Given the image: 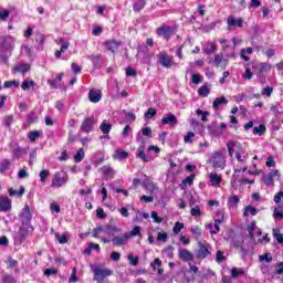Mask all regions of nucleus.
Masks as SVG:
<instances>
[{
	"mask_svg": "<svg viewBox=\"0 0 283 283\" xmlns=\"http://www.w3.org/2000/svg\"><path fill=\"white\" fill-rule=\"evenodd\" d=\"M140 231H142V227H134L132 231H128V233H124L122 238H114L113 245L125 247V244H128L130 238H136L137 235H140Z\"/></svg>",
	"mask_w": 283,
	"mask_h": 283,
	"instance_id": "f257e3e1",
	"label": "nucleus"
},
{
	"mask_svg": "<svg viewBox=\"0 0 283 283\" xmlns=\"http://www.w3.org/2000/svg\"><path fill=\"white\" fill-rule=\"evenodd\" d=\"M224 151L226 149L213 151L210 158V163L212 164V167H214L216 169L218 168L224 169L227 165V159L224 158Z\"/></svg>",
	"mask_w": 283,
	"mask_h": 283,
	"instance_id": "f03ea898",
	"label": "nucleus"
},
{
	"mask_svg": "<svg viewBox=\"0 0 283 283\" xmlns=\"http://www.w3.org/2000/svg\"><path fill=\"white\" fill-rule=\"evenodd\" d=\"M93 272L94 280L97 281V283H103L106 276H112V274H114L113 270L109 268H94Z\"/></svg>",
	"mask_w": 283,
	"mask_h": 283,
	"instance_id": "7ed1b4c3",
	"label": "nucleus"
},
{
	"mask_svg": "<svg viewBox=\"0 0 283 283\" xmlns=\"http://www.w3.org/2000/svg\"><path fill=\"white\" fill-rule=\"evenodd\" d=\"M67 180V174H64L63 171H56L53 176L51 187H63V185H66Z\"/></svg>",
	"mask_w": 283,
	"mask_h": 283,
	"instance_id": "20e7f679",
	"label": "nucleus"
},
{
	"mask_svg": "<svg viewBox=\"0 0 283 283\" xmlns=\"http://www.w3.org/2000/svg\"><path fill=\"white\" fill-rule=\"evenodd\" d=\"M211 254L209 245L203 243V241H198V249L196 250L197 259H207Z\"/></svg>",
	"mask_w": 283,
	"mask_h": 283,
	"instance_id": "39448f33",
	"label": "nucleus"
},
{
	"mask_svg": "<svg viewBox=\"0 0 283 283\" xmlns=\"http://www.w3.org/2000/svg\"><path fill=\"white\" fill-rule=\"evenodd\" d=\"M14 42L15 40L12 35L2 36V49H4V51H8L9 55H11V52L13 51Z\"/></svg>",
	"mask_w": 283,
	"mask_h": 283,
	"instance_id": "423d86ee",
	"label": "nucleus"
},
{
	"mask_svg": "<svg viewBox=\"0 0 283 283\" xmlns=\"http://www.w3.org/2000/svg\"><path fill=\"white\" fill-rule=\"evenodd\" d=\"M216 66H221V69H227L229 64V57H224L223 53H217L212 62Z\"/></svg>",
	"mask_w": 283,
	"mask_h": 283,
	"instance_id": "0eeeda50",
	"label": "nucleus"
},
{
	"mask_svg": "<svg viewBox=\"0 0 283 283\" xmlns=\"http://www.w3.org/2000/svg\"><path fill=\"white\" fill-rule=\"evenodd\" d=\"M20 220L22 224H30V222H32V213L30 211L29 205H25L24 209L21 211Z\"/></svg>",
	"mask_w": 283,
	"mask_h": 283,
	"instance_id": "6e6552de",
	"label": "nucleus"
},
{
	"mask_svg": "<svg viewBox=\"0 0 283 283\" xmlns=\"http://www.w3.org/2000/svg\"><path fill=\"white\" fill-rule=\"evenodd\" d=\"M158 62L161 64V66H165L166 69H169L172 66V57L168 53H159L158 55Z\"/></svg>",
	"mask_w": 283,
	"mask_h": 283,
	"instance_id": "1a4fd4ad",
	"label": "nucleus"
},
{
	"mask_svg": "<svg viewBox=\"0 0 283 283\" xmlns=\"http://www.w3.org/2000/svg\"><path fill=\"white\" fill-rule=\"evenodd\" d=\"M104 231L106 235L112 237V240H115V238H120L119 235H116V233H120L122 229L115 227L114 224H106Z\"/></svg>",
	"mask_w": 283,
	"mask_h": 283,
	"instance_id": "9d476101",
	"label": "nucleus"
},
{
	"mask_svg": "<svg viewBox=\"0 0 283 283\" xmlns=\"http://www.w3.org/2000/svg\"><path fill=\"white\" fill-rule=\"evenodd\" d=\"M178 256L184 261H192L195 259V254L188 250V248H179Z\"/></svg>",
	"mask_w": 283,
	"mask_h": 283,
	"instance_id": "9b49d317",
	"label": "nucleus"
},
{
	"mask_svg": "<svg viewBox=\"0 0 283 283\" xmlns=\"http://www.w3.org/2000/svg\"><path fill=\"white\" fill-rule=\"evenodd\" d=\"M228 151L230 156H233L235 154V158H238V151L240 147L239 140H229L227 143Z\"/></svg>",
	"mask_w": 283,
	"mask_h": 283,
	"instance_id": "f8f14e48",
	"label": "nucleus"
},
{
	"mask_svg": "<svg viewBox=\"0 0 283 283\" xmlns=\"http://www.w3.org/2000/svg\"><path fill=\"white\" fill-rule=\"evenodd\" d=\"M145 140L142 142V145H139L136 156L138 158H140L144 163H149V160H151L150 156H147V154L145 153Z\"/></svg>",
	"mask_w": 283,
	"mask_h": 283,
	"instance_id": "ddd939ff",
	"label": "nucleus"
},
{
	"mask_svg": "<svg viewBox=\"0 0 283 283\" xmlns=\"http://www.w3.org/2000/svg\"><path fill=\"white\" fill-rule=\"evenodd\" d=\"M228 29L231 30L232 27H243V18H235L234 15L228 17Z\"/></svg>",
	"mask_w": 283,
	"mask_h": 283,
	"instance_id": "4468645a",
	"label": "nucleus"
},
{
	"mask_svg": "<svg viewBox=\"0 0 283 283\" xmlns=\"http://www.w3.org/2000/svg\"><path fill=\"white\" fill-rule=\"evenodd\" d=\"M172 29L171 27H167L166 24H163L161 27H158L157 29V34L158 35H164L167 40L171 38Z\"/></svg>",
	"mask_w": 283,
	"mask_h": 283,
	"instance_id": "2eb2a0df",
	"label": "nucleus"
},
{
	"mask_svg": "<svg viewBox=\"0 0 283 283\" xmlns=\"http://www.w3.org/2000/svg\"><path fill=\"white\" fill-rule=\"evenodd\" d=\"M102 97H103V94L101 93V91L92 90L88 93V99L93 104H98V102H101Z\"/></svg>",
	"mask_w": 283,
	"mask_h": 283,
	"instance_id": "dca6fc26",
	"label": "nucleus"
},
{
	"mask_svg": "<svg viewBox=\"0 0 283 283\" xmlns=\"http://www.w3.org/2000/svg\"><path fill=\"white\" fill-rule=\"evenodd\" d=\"M94 128L93 126V119L92 117H86L83 122L82 125L80 127V129L82 132H92V129Z\"/></svg>",
	"mask_w": 283,
	"mask_h": 283,
	"instance_id": "f3484780",
	"label": "nucleus"
},
{
	"mask_svg": "<svg viewBox=\"0 0 283 283\" xmlns=\"http://www.w3.org/2000/svg\"><path fill=\"white\" fill-rule=\"evenodd\" d=\"M27 238H28V231H27V229L21 228V229L18 231V233H17L14 240H15L17 244H22V242H25Z\"/></svg>",
	"mask_w": 283,
	"mask_h": 283,
	"instance_id": "a211bd4d",
	"label": "nucleus"
},
{
	"mask_svg": "<svg viewBox=\"0 0 283 283\" xmlns=\"http://www.w3.org/2000/svg\"><path fill=\"white\" fill-rule=\"evenodd\" d=\"M12 209V202L10 198H0V211H10Z\"/></svg>",
	"mask_w": 283,
	"mask_h": 283,
	"instance_id": "6ab92c4d",
	"label": "nucleus"
},
{
	"mask_svg": "<svg viewBox=\"0 0 283 283\" xmlns=\"http://www.w3.org/2000/svg\"><path fill=\"white\" fill-rule=\"evenodd\" d=\"M122 42H118L117 40H106L105 46L108 51H112V53H115L117 49L120 46Z\"/></svg>",
	"mask_w": 283,
	"mask_h": 283,
	"instance_id": "aec40b11",
	"label": "nucleus"
},
{
	"mask_svg": "<svg viewBox=\"0 0 283 283\" xmlns=\"http://www.w3.org/2000/svg\"><path fill=\"white\" fill-rule=\"evenodd\" d=\"M161 123L163 125H178V119L176 117V115H172V114H169V115H166V117H163L161 118Z\"/></svg>",
	"mask_w": 283,
	"mask_h": 283,
	"instance_id": "412c9836",
	"label": "nucleus"
},
{
	"mask_svg": "<svg viewBox=\"0 0 283 283\" xmlns=\"http://www.w3.org/2000/svg\"><path fill=\"white\" fill-rule=\"evenodd\" d=\"M229 104V99H227V97L222 96V97H217L213 102V108L214 111H218V108H220V106H227Z\"/></svg>",
	"mask_w": 283,
	"mask_h": 283,
	"instance_id": "4be33fe9",
	"label": "nucleus"
},
{
	"mask_svg": "<svg viewBox=\"0 0 283 283\" xmlns=\"http://www.w3.org/2000/svg\"><path fill=\"white\" fill-rule=\"evenodd\" d=\"M31 69V64H17L13 69V73H28Z\"/></svg>",
	"mask_w": 283,
	"mask_h": 283,
	"instance_id": "5701e85b",
	"label": "nucleus"
},
{
	"mask_svg": "<svg viewBox=\"0 0 283 283\" xmlns=\"http://www.w3.org/2000/svg\"><path fill=\"white\" fill-rule=\"evenodd\" d=\"M12 165V160H10L9 158H3L0 161V172L4 174L6 171H8V169H10Z\"/></svg>",
	"mask_w": 283,
	"mask_h": 283,
	"instance_id": "b1692460",
	"label": "nucleus"
},
{
	"mask_svg": "<svg viewBox=\"0 0 283 283\" xmlns=\"http://www.w3.org/2000/svg\"><path fill=\"white\" fill-rule=\"evenodd\" d=\"M210 182L213 187H220L222 182V176H218V174L211 172L210 174Z\"/></svg>",
	"mask_w": 283,
	"mask_h": 283,
	"instance_id": "393cba45",
	"label": "nucleus"
},
{
	"mask_svg": "<svg viewBox=\"0 0 283 283\" xmlns=\"http://www.w3.org/2000/svg\"><path fill=\"white\" fill-rule=\"evenodd\" d=\"M128 151H125L123 149H115L113 154V158H117L118 160H125L126 158H128Z\"/></svg>",
	"mask_w": 283,
	"mask_h": 283,
	"instance_id": "a878e982",
	"label": "nucleus"
},
{
	"mask_svg": "<svg viewBox=\"0 0 283 283\" xmlns=\"http://www.w3.org/2000/svg\"><path fill=\"white\" fill-rule=\"evenodd\" d=\"M9 56L8 53H6V49H3V42L1 44L0 49V64H7L9 65Z\"/></svg>",
	"mask_w": 283,
	"mask_h": 283,
	"instance_id": "bb28decb",
	"label": "nucleus"
},
{
	"mask_svg": "<svg viewBox=\"0 0 283 283\" xmlns=\"http://www.w3.org/2000/svg\"><path fill=\"white\" fill-rule=\"evenodd\" d=\"M252 53H253L252 46H248V49H241L240 56L242 57V60H245V62H249L250 60L249 55H251Z\"/></svg>",
	"mask_w": 283,
	"mask_h": 283,
	"instance_id": "cd10ccee",
	"label": "nucleus"
},
{
	"mask_svg": "<svg viewBox=\"0 0 283 283\" xmlns=\"http://www.w3.org/2000/svg\"><path fill=\"white\" fill-rule=\"evenodd\" d=\"M25 154H28V151L24 147H15L12 151L13 158H22Z\"/></svg>",
	"mask_w": 283,
	"mask_h": 283,
	"instance_id": "c85d7f7f",
	"label": "nucleus"
},
{
	"mask_svg": "<svg viewBox=\"0 0 283 283\" xmlns=\"http://www.w3.org/2000/svg\"><path fill=\"white\" fill-rule=\"evenodd\" d=\"M217 50H218V46L214 43L206 44L205 46H202V51L208 55H210L211 53H216Z\"/></svg>",
	"mask_w": 283,
	"mask_h": 283,
	"instance_id": "c756f323",
	"label": "nucleus"
},
{
	"mask_svg": "<svg viewBox=\"0 0 283 283\" xmlns=\"http://www.w3.org/2000/svg\"><path fill=\"white\" fill-rule=\"evenodd\" d=\"M83 158H85V151H84L83 147H80V149L74 155V161L82 163Z\"/></svg>",
	"mask_w": 283,
	"mask_h": 283,
	"instance_id": "7c9ffc66",
	"label": "nucleus"
},
{
	"mask_svg": "<svg viewBox=\"0 0 283 283\" xmlns=\"http://www.w3.org/2000/svg\"><path fill=\"white\" fill-rule=\"evenodd\" d=\"M32 86H36V82H34V80L24 81L21 84L22 91H30V88H32Z\"/></svg>",
	"mask_w": 283,
	"mask_h": 283,
	"instance_id": "2f4dec72",
	"label": "nucleus"
},
{
	"mask_svg": "<svg viewBox=\"0 0 283 283\" xmlns=\"http://www.w3.org/2000/svg\"><path fill=\"white\" fill-rule=\"evenodd\" d=\"M38 120H39V117H38L36 113H30L27 116L25 125H32V123H38Z\"/></svg>",
	"mask_w": 283,
	"mask_h": 283,
	"instance_id": "473e14b6",
	"label": "nucleus"
},
{
	"mask_svg": "<svg viewBox=\"0 0 283 283\" xmlns=\"http://www.w3.org/2000/svg\"><path fill=\"white\" fill-rule=\"evenodd\" d=\"M102 172L104 174V176H114L115 171L113 169V167H111V165H104L102 167Z\"/></svg>",
	"mask_w": 283,
	"mask_h": 283,
	"instance_id": "72a5a7b5",
	"label": "nucleus"
},
{
	"mask_svg": "<svg viewBox=\"0 0 283 283\" xmlns=\"http://www.w3.org/2000/svg\"><path fill=\"white\" fill-rule=\"evenodd\" d=\"M255 228H256V222H251V224L248 226V233H249V238L251 240H254L255 237Z\"/></svg>",
	"mask_w": 283,
	"mask_h": 283,
	"instance_id": "f704fd0d",
	"label": "nucleus"
},
{
	"mask_svg": "<svg viewBox=\"0 0 283 283\" xmlns=\"http://www.w3.org/2000/svg\"><path fill=\"white\" fill-rule=\"evenodd\" d=\"M24 191H25V187H20L19 191H17V189H13V188L9 189L10 196H18L19 198L23 196Z\"/></svg>",
	"mask_w": 283,
	"mask_h": 283,
	"instance_id": "c9c22d12",
	"label": "nucleus"
},
{
	"mask_svg": "<svg viewBox=\"0 0 283 283\" xmlns=\"http://www.w3.org/2000/svg\"><path fill=\"white\" fill-rule=\"evenodd\" d=\"M232 247H234V249H241V251H243V249H244L243 239H233Z\"/></svg>",
	"mask_w": 283,
	"mask_h": 283,
	"instance_id": "e433bc0d",
	"label": "nucleus"
},
{
	"mask_svg": "<svg viewBox=\"0 0 283 283\" xmlns=\"http://www.w3.org/2000/svg\"><path fill=\"white\" fill-rule=\"evenodd\" d=\"M198 93L201 97H208V95L210 94V88L209 86H207V84H205L199 88Z\"/></svg>",
	"mask_w": 283,
	"mask_h": 283,
	"instance_id": "4c0bfd02",
	"label": "nucleus"
},
{
	"mask_svg": "<svg viewBox=\"0 0 283 283\" xmlns=\"http://www.w3.org/2000/svg\"><path fill=\"white\" fill-rule=\"evenodd\" d=\"M90 60L93 62L94 66L98 67L101 66L102 55L101 54L90 55Z\"/></svg>",
	"mask_w": 283,
	"mask_h": 283,
	"instance_id": "58836bf2",
	"label": "nucleus"
},
{
	"mask_svg": "<svg viewBox=\"0 0 283 283\" xmlns=\"http://www.w3.org/2000/svg\"><path fill=\"white\" fill-rule=\"evenodd\" d=\"M224 221V218H219V220H214V231H211V235H214L220 232V224Z\"/></svg>",
	"mask_w": 283,
	"mask_h": 283,
	"instance_id": "ea45409f",
	"label": "nucleus"
},
{
	"mask_svg": "<svg viewBox=\"0 0 283 283\" xmlns=\"http://www.w3.org/2000/svg\"><path fill=\"white\" fill-rule=\"evenodd\" d=\"M112 124H107V122H103V124H101L99 129L103 132V134H109L111 129H112Z\"/></svg>",
	"mask_w": 283,
	"mask_h": 283,
	"instance_id": "a19ab883",
	"label": "nucleus"
},
{
	"mask_svg": "<svg viewBox=\"0 0 283 283\" xmlns=\"http://www.w3.org/2000/svg\"><path fill=\"white\" fill-rule=\"evenodd\" d=\"M273 235L279 244H283V233H280V229H273Z\"/></svg>",
	"mask_w": 283,
	"mask_h": 283,
	"instance_id": "79ce46f5",
	"label": "nucleus"
},
{
	"mask_svg": "<svg viewBox=\"0 0 283 283\" xmlns=\"http://www.w3.org/2000/svg\"><path fill=\"white\" fill-rule=\"evenodd\" d=\"M239 202H240L239 196H231L228 200L229 207H238Z\"/></svg>",
	"mask_w": 283,
	"mask_h": 283,
	"instance_id": "37998d69",
	"label": "nucleus"
},
{
	"mask_svg": "<svg viewBox=\"0 0 283 283\" xmlns=\"http://www.w3.org/2000/svg\"><path fill=\"white\" fill-rule=\"evenodd\" d=\"M41 182H46L49 176H50V170L49 169H42L39 174Z\"/></svg>",
	"mask_w": 283,
	"mask_h": 283,
	"instance_id": "c03bdc74",
	"label": "nucleus"
},
{
	"mask_svg": "<svg viewBox=\"0 0 283 283\" xmlns=\"http://www.w3.org/2000/svg\"><path fill=\"white\" fill-rule=\"evenodd\" d=\"M249 213H251L252 216H256L258 209H255V207H251V205H248V207H245V211L243 212V216L248 217Z\"/></svg>",
	"mask_w": 283,
	"mask_h": 283,
	"instance_id": "a18cd8bd",
	"label": "nucleus"
},
{
	"mask_svg": "<svg viewBox=\"0 0 283 283\" xmlns=\"http://www.w3.org/2000/svg\"><path fill=\"white\" fill-rule=\"evenodd\" d=\"M253 134H259L260 136L266 132V126L264 124H261L259 127L254 126L252 129Z\"/></svg>",
	"mask_w": 283,
	"mask_h": 283,
	"instance_id": "49530a36",
	"label": "nucleus"
},
{
	"mask_svg": "<svg viewBox=\"0 0 283 283\" xmlns=\"http://www.w3.org/2000/svg\"><path fill=\"white\" fill-rule=\"evenodd\" d=\"M142 186L144 187V189H156V185H154V182L148 178H146V180H143Z\"/></svg>",
	"mask_w": 283,
	"mask_h": 283,
	"instance_id": "de8ad7c7",
	"label": "nucleus"
},
{
	"mask_svg": "<svg viewBox=\"0 0 283 283\" xmlns=\"http://www.w3.org/2000/svg\"><path fill=\"white\" fill-rule=\"evenodd\" d=\"M2 283H17V279L12 274H4L2 276Z\"/></svg>",
	"mask_w": 283,
	"mask_h": 283,
	"instance_id": "09e8293b",
	"label": "nucleus"
},
{
	"mask_svg": "<svg viewBox=\"0 0 283 283\" xmlns=\"http://www.w3.org/2000/svg\"><path fill=\"white\" fill-rule=\"evenodd\" d=\"M145 4H146V0H136V2L134 3V10L142 11V9H144Z\"/></svg>",
	"mask_w": 283,
	"mask_h": 283,
	"instance_id": "8fccbe9b",
	"label": "nucleus"
},
{
	"mask_svg": "<svg viewBox=\"0 0 283 283\" xmlns=\"http://www.w3.org/2000/svg\"><path fill=\"white\" fill-rule=\"evenodd\" d=\"M259 259L260 261H266V263H271L273 256L271 252H265L264 254H260Z\"/></svg>",
	"mask_w": 283,
	"mask_h": 283,
	"instance_id": "3c124183",
	"label": "nucleus"
},
{
	"mask_svg": "<svg viewBox=\"0 0 283 283\" xmlns=\"http://www.w3.org/2000/svg\"><path fill=\"white\" fill-rule=\"evenodd\" d=\"M263 180H264V184L268 185V186L274 185L272 171H270V174H266L264 176Z\"/></svg>",
	"mask_w": 283,
	"mask_h": 283,
	"instance_id": "603ef678",
	"label": "nucleus"
},
{
	"mask_svg": "<svg viewBox=\"0 0 283 283\" xmlns=\"http://www.w3.org/2000/svg\"><path fill=\"white\" fill-rule=\"evenodd\" d=\"M55 238L57 242H60V244H67L69 242V237L66 234L60 235L59 233H56Z\"/></svg>",
	"mask_w": 283,
	"mask_h": 283,
	"instance_id": "864d4df0",
	"label": "nucleus"
},
{
	"mask_svg": "<svg viewBox=\"0 0 283 283\" xmlns=\"http://www.w3.org/2000/svg\"><path fill=\"white\" fill-rule=\"evenodd\" d=\"M39 136H41L39 129H33V130L29 132V138L32 142L36 140V138H39Z\"/></svg>",
	"mask_w": 283,
	"mask_h": 283,
	"instance_id": "5fc2aeb1",
	"label": "nucleus"
},
{
	"mask_svg": "<svg viewBox=\"0 0 283 283\" xmlns=\"http://www.w3.org/2000/svg\"><path fill=\"white\" fill-rule=\"evenodd\" d=\"M12 86L18 88L20 86V82H17V80L4 82V88H11Z\"/></svg>",
	"mask_w": 283,
	"mask_h": 283,
	"instance_id": "6e6d98bb",
	"label": "nucleus"
},
{
	"mask_svg": "<svg viewBox=\"0 0 283 283\" xmlns=\"http://www.w3.org/2000/svg\"><path fill=\"white\" fill-rule=\"evenodd\" d=\"M196 178V174H190V176H187L184 178L182 182L184 185H193V180Z\"/></svg>",
	"mask_w": 283,
	"mask_h": 283,
	"instance_id": "4d7b16f0",
	"label": "nucleus"
},
{
	"mask_svg": "<svg viewBox=\"0 0 283 283\" xmlns=\"http://www.w3.org/2000/svg\"><path fill=\"white\" fill-rule=\"evenodd\" d=\"M14 117L13 115H7V117H4L3 122L6 127H11L12 123H14Z\"/></svg>",
	"mask_w": 283,
	"mask_h": 283,
	"instance_id": "13d9d810",
	"label": "nucleus"
},
{
	"mask_svg": "<svg viewBox=\"0 0 283 283\" xmlns=\"http://www.w3.org/2000/svg\"><path fill=\"white\" fill-rule=\"evenodd\" d=\"M227 256H224V252L222 250H217V256L216 260L218 263H222V261H226Z\"/></svg>",
	"mask_w": 283,
	"mask_h": 283,
	"instance_id": "bf43d9fd",
	"label": "nucleus"
},
{
	"mask_svg": "<svg viewBox=\"0 0 283 283\" xmlns=\"http://www.w3.org/2000/svg\"><path fill=\"white\" fill-rule=\"evenodd\" d=\"M128 261L130 262V265H138L139 263V256H134V254H128Z\"/></svg>",
	"mask_w": 283,
	"mask_h": 283,
	"instance_id": "052dcab7",
	"label": "nucleus"
},
{
	"mask_svg": "<svg viewBox=\"0 0 283 283\" xmlns=\"http://www.w3.org/2000/svg\"><path fill=\"white\" fill-rule=\"evenodd\" d=\"M197 115H201V120H203V123H206V120H208V116H209V113L208 112H205V111H201L200 108H198L196 111Z\"/></svg>",
	"mask_w": 283,
	"mask_h": 283,
	"instance_id": "680f3d73",
	"label": "nucleus"
},
{
	"mask_svg": "<svg viewBox=\"0 0 283 283\" xmlns=\"http://www.w3.org/2000/svg\"><path fill=\"white\" fill-rule=\"evenodd\" d=\"M175 248L174 245H168V248H165L164 252L167 254V256H169V259H172L174 254H175Z\"/></svg>",
	"mask_w": 283,
	"mask_h": 283,
	"instance_id": "e2e57ef3",
	"label": "nucleus"
},
{
	"mask_svg": "<svg viewBox=\"0 0 283 283\" xmlns=\"http://www.w3.org/2000/svg\"><path fill=\"white\" fill-rule=\"evenodd\" d=\"M96 216L101 220H105V218H107V213H105L104 209H102L101 207H98V209L96 210Z\"/></svg>",
	"mask_w": 283,
	"mask_h": 283,
	"instance_id": "0e129e2a",
	"label": "nucleus"
},
{
	"mask_svg": "<svg viewBox=\"0 0 283 283\" xmlns=\"http://www.w3.org/2000/svg\"><path fill=\"white\" fill-rule=\"evenodd\" d=\"M28 176H30V174L28 172L27 167H23L18 171V178H28Z\"/></svg>",
	"mask_w": 283,
	"mask_h": 283,
	"instance_id": "69168bd1",
	"label": "nucleus"
},
{
	"mask_svg": "<svg viewBox=\"0 0 283 283\" xmlns=\"http://www.w3.org/2000/svg\"><path fill=\"white\" fill-rule=\"evenodd\" d=\"M156 108H148V111L145 113V118H153V116L157 115Z\"/></svg>",
	"mask_w": 283,
	"mask_h": 283,
	"instance_id": "338daca9",
	"label": "nucleus"
},
{
	"mask_svg": "<svg viewBox=\"0 0 283 283\" xmlns=\"http://www.w3.org/2000/svg\"><path fill=\"white\" fill-rule=\"evenodd\" d=\"M274 220H283V213L277 208L274 209L273 212Z\"/></svg>",
	"mask_w": 283,
	"mask_h": 283,
	"instance_id": "774afa93",
	"label": "nucleus"
}]
</instances>
